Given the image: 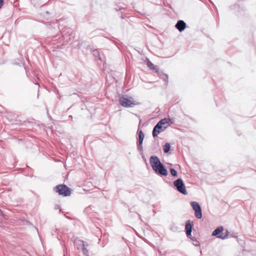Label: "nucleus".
<instances>
[{
  "label": "nucleus",
  "instance_id": "obj_1",
  "mask_svg": "<svg viewBox=\"0 0 256 256\" xmlns=\"http://www.w3.org/2000/svg\"><path fill=\"white\" fill-rule=\"evenodd\" d=\"M150 163L152 169L156 173L164 176H166L168 175V172L167 170L161 163L158 156H150Z\"/></svg>",
  "mask_w": 256,
  "mask_h": 256
},
{
  "label": "nucleus",
  "instance_id": "obj_9",
  "mask_svg": "<svg viewBox=\"0 0 256 256\" xmlns=\"http://www.w3.org/2000/svg\"><path fill=\"white\" fill-rule=\"evenodd\" d=\"M80 242L82 244V251L83 254L86 256H90L89 252L87 249L88 246V244L86 242H84L83 240L80 241Z\"/></svg>",
  "mask_w": 256,
  "mask_h": 256
},
{
  "label": "nucleus",
  "instance_id": "obj_20",
  "mask_svg": "<svg viewBox=\"0 0 256 256\" xmlns=\"http://www.w3.org/2000/svg\"><path fill=\"white\" fill-rule=\"evenodd\" d=\"M4 4V0H0V8H2Z\"/></svg>",
  "mask_w": 256,
  "mask_h": 256
},
{
  "label": "nucleus",
  "instance_id": "obj_19",
  "mask_svg": "<svg viewBox=\"0 0 256 256\" xmlns=\"http://www.w3.org/2000/svg\"><path fill=\"white\" fill-rule=\"evenodd\" d=\"M137 147H138V150H139V151L142 150V144H140V143H138Z\"/></svg>",
  "mask_w": 256,
  "mask_h": 256
},
{
  "label": "nucleus",
  "instance_id": "obj_16",
  "mask_svg": "<svg viewBox=\"0 0 256 256\" xmlns=\"http://www.w3.org/2000/svg\"><path fill=\"white\" fill-rule=\"evenodd\" d=\"M92 54L94 56L96 57H98V59L100 60H101V58H100V54H99V52L98 50H93L92 52Z\"/></svg>",
  "mask_w": 256,
  "mask_h": 256
},
{
  "label": "nucleus",
  "instance_id": "obj_14",
  "mask_svg": "<svg viewBox=\"0 0 256 256\" xmlns=\"http://www.w3.org/2000/svg\"><path fill=\"white\" fill-rule=\"evenodd\" d=\"M170 150V144L168 143H166L164 146L163 150L164 152L167 153Z\"/></svg>",
  "mask_w": 256,
  "mask_h": 256
},
{
  "label": "nucleus",
  "instance_id": "obj_21",
  "mask_svg": "<svg viewBox=\"0 0 256 256\" xmlns=\"http://www.w3.org/2000/svg\"><path fill=\"white\" fill-rule=\"evenodd\" d=\"M62 36L64 39L66 38L67 37L66 34H63Z\"/></svg>",
  "mask_w": 256,
  "mask_h": 256
},
{
  "label": "nucleus",
  "instance_id": "obj_17",
  "mask_svg": "<svg viewBox=\"0 0 256 256\" xmlns=\"http://www.w3.org/2000/svg\"><path fill=\"white\" fill-rule=\"evenodd\" d=\"M162 78L166 83H168V74H164L162 76Z\"/></svg>",
  "mask_w": 256,
  "mask_h": 256
},
{
  "label": "nucleus",
  "instance_id": "obj_13",
  "mask_svg": "<svg viewBox=\"0 0 256 256\" xmlns=\"http://www.w3.org/2000/svg\"><path fill=\"white\" fill-rule=\"evenodd\" d=\"M144 136L142 132V130L138 132V143H140V144H142Z\"/></svg>",
  "mask_w": 256,
  "mask_h": 256
},
{
  "label": "nucleus",
  "instance_id": "obj_4",
  "mask_svg": "<svg viewBox=\"0 0 256 256\" xmlns=\"http://www.w3.org/2000/svg\"><path fill=\"white\" fill-rule=\"evenodd\" d=\"M224 228L222 226H219L215 229L212 232V236H216L218 238L224 240L228 238V232L226 231L225 233H222Z\"/></svg>",
  "mask_w": 256,
  "mask_h": 256
},
{
  "label": "nucleus",
  "instance_id": "obj_22",
  "mask_svg": "<svg viewBox=\"0 0 256 256\" xmlns=\"http://www.w3.org/2000/svg\"><path fill=\"white\" fill-rule=\"evenodd\" d=\"M70 40H71V38H69V40L70 41Z\"/></svg>",
  "mask_w": 256,
  "mask_h": 256
},
{
  "label": "nucleus",
  "instance_id": "obj_18",
  "mask_svg": "<svg viewBox=\"0 0 256 256\" xmlns=\"http://www.w3.org/2000/svg\"><path fill=\"white\" fill-rule=\"evenodd\" d=\"M170 173L171 174L174 176H177V172L174 168H170Z\"/></svg>",
  "mask_w": 256,
  "mask_h": 256
},
{
  "label": "nucleus",
  "instance_id": "obj_2",
  "mask_svg": "<svg viewBox=\"0 0 256 256\" xmlns=\"http://www.w3.org/2000/svg\"><path fill=\"white\" fill-rule=\"evenodd\" d=\"M120 104L126 108L132 107L136 105L135 102L132 97L124 96L120 98Z\"/></svg>",
  "mask_w": 256,
  "mask_h": 256
},
{
  "label": "nucleus",
  "instance_id": "obj_6",
  "mask_svg": "<svg viewBox=\"0 0 256 256\" xmlns=\"http://www.w3.org/2000/svg\"><path fill=\"white\" fill-rule=\"evenodd\" d=\"M190 205L194 211L195 216L198 219L202 218V212L201 208L199 204L196 202H191Z\"/></svg>",
  "mask_w": 256,
  "mask_h": 256
},
{
  "label": "nucleus",
  "instance_id": "obj_15",
  "mask_svg": "<svg viewBox=\"0 0 256 256\" xmlns=\"http://www.w3.org/2000/svg\"><path fill=\"white\" fill-rule=\"evenodd\" d=\"M190 239L192 241V244L196 246H200V242H198L194 237L190 236Z\"/></svg>",
  "mask_w": 256,
  "mask_h": 256
},
{
  "label": "nucleus",
  "instance_id": "obj_7",
  "mask_svg": "<svg viewBox=\"0 0 256 256\" xmlns=\"http://www.w3.org/2000/svg\"><path fill=\"white\" fill-rule=\"evenodd\" d=\"M166 130V126H160L158 124H157L154 127L152 130V136L154 137L158 136V135L161 132H164Z\"/></svg>",
  "mask_w": 256,
  "mask_h": 256
},
{
  "label": "nucleus",
  "instance_id": "obj_10",
  "mask_svg": "<svg viewBox=\"0 0 256 256\" xmlns=\"http://www.w3.org/2000/svg\"><path fill=\"white\" fill-rule=\"evenodd\" d=\"M192 226L190 224V220L186 221V234L188 238H190V236H192Z\"/></svg>",
  "mask_w": 256,
  "mask_h": 256
},
{
  "label": "nucleus",
  "instance_id": "obj_3",
  "mask_svg": "<svg viewBox=\"0 0 256 256\" xmlns=\"http://www.w3.org/2000/svg\"><path fill=\"white\" fill-rule=\"evenodd\" d=\"M55 190L64 196H70L71 194V190L65 184H60L54 188Z\"/></svg>",
  "mask_w": 256,
  "mask_h": 256
},
{
  "label": "nucleus",
  "instance_id": "obj_12",
  "mask_svg": "<svg viewBox=\"0 0 256 256\" xmlns=\"http://www.w3.org/2000/svg\"><path fill=\"white\" fill-rule=\"evenodd\" d=\"M147 60V66L151 70H155L156 72H158V69L156 66L148 60Z\"/></svg>",
  "mask_w": 256,
  "mask_h": 256
},
{
  "label": "nucleus",
  "instance_id": "obj_8",
  "mask_svg": "<svg viewBox=\"0 0 256 256\" xmlns=\"http://www.w3.org/2000/svg\"><path fill=\"white\" fill-rule=\"evenodd\" d=\"M175 26L180 32H182L186 27V24L184 20H180L177 22Z\"/></svg>",
  "mask_w": 256,
  "mask_h": 256
},
{
  "label": "nucleus",
  "instance_id": "obj_5",
  "mask_svg": "<svg viewBox=\"0 0 256 256\" xmlns=\"http://www.w3.org/2000/svg\"><path fill=\"white\" fill-rule=\"evenodd\" d=\"M174 186L176 188L177 190L183 194L186 195L188 192L186 190L185 186L183 180L181 178H178L174 182Z\"/></svg>",
  "mask_w": 256,
  "mask_h": 256
},
{
  "label": "nucleus",
  "instance_id": "obj_11",
  "mask_svg": "<svg viewBox=\"0 0 256 256\" xmlns=\"http://www.w3.org/2000/svg\"><path fill=\"white\" fill-rule=\"evenodd\" d=\"M170 120L168 118H163L158 122V124L160 126H166V129L170 126Z\"/></svg>",
  "mask_w": 256,
  "mask_h": 256
}]
</instances>
